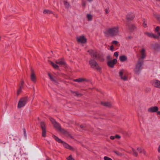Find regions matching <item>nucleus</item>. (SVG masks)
Wrapping results in <instances>:
<instances>
[{"label": "nucleus", "mask_w": 160, "mask_h": 160, "mask_svg": "<svg viewBox=\"0 0 160 160\" xmlns=\"http://www.w3.org/2000/svg\"><path fill=\"white\" fill-rule=\"evenodd\" d=\"M145 52V50L144 48L142 49L140 52L141 54V58L139 59L134 70L135 73L136 74L139 75L142 68V66L144 63L142 59L146 57Z\"/></svg>", "instance_id": "1"}, {"label": "nucleus", "mask_w": 160, "mask_h": 160, "mask_svg": "<svg viewBox=\"0 0 160 160\" xmlns=\"http://www.w3.org/2000/svg\"><path fill=\"white\" fill-rule=\"evenodd\" d=\"M118 32V27H114L107 29L104 32V33L107 35H109L111 37H114L116 36Z\"/></svg>", "instance_id": "2"}, {"label": "nucleus", "mask_w": 160, "mask_h": 160, "mask_svg": "<svg viewBox=\"0 0 160 160\" xmlns=\"http://www.w3.org/2000/svg\"><path fill=\"white\" fill-rule=\"evenodd\" d=\"M52 137L57 142L59 143H62L64 147L66 149L73 151H75L74 149L72 147L69 145L67 143L62 141L55 135H53Z\"/></svg>", "instance_id": "3"}, {"label": "nucleus", "mask_w": 160, "mask_h": 160, "mask_svg": "<svg viewBox=\"0 0 160 160\" xmlns=\"http://www.w3.org/2000/svg\"><path fill=\"white\" fill-rule=\"evenodd\" d=\"M88 52L89 53L91 57L94 59L101 61L104 60L102 55L98 53L97 51L91 49L88 50Z\"/></svg>", "instance_id": "4"}, {"label": "nucleus", "mask_w": 160, "mask_h": 160, "mask_svg": "<svg viewBox=\"0 0 160 160\" xmlns=\"http://www.w3.org/2000/svg\"><path fill=\"white\" fill-rule=\"evenodd\" d=\"M89 64L91 68L96 69L98 71H100L101 68L99 66L98 64L94 60L91 59L89 61Z\"/></svg>", "instance_id": "5"}, {"label": "nucleus", "mask_w": 160, "mask_h": 160, "mask_svg": "<svg viewBox=\"0 0 160 160\" xmlns=\"http://www.w3.org/2000/svg\"><path fill=\"white\" fill-rule=\"evenodd\" d=\"M28 101L27 97H23L21 98L18 103V107L21 108L24 106Z\"/></svg>", "instance_id": "6"}, {"label": "nucleus", "mask_w": 160, "mask_h": 160, "mask_svg": "<svg viewBox=\"0 0 160 160\" xmlns=\"http://www.w3.org/2000/svg\"><path fill=\"white\" fill-rule=\"evenodd\" d=\"M40 126L42 129V136L43 137H46V127L45 122L42 121L40 122Z\"/></svg>", "instance_id": "7"}, {"label": "nucleus", "mask_w": 160, "mask_h": 160, "mask_svg": "<svg viewBox=\"0 0 160 160\" xmlns=\"http://www.w3.org/2000/svg\"><path fill=\"white\" fill-rule=\"evenodd\" d=\"M145 34L148 37L151 38H154L157 39H159L160 38V32H158V35H155L152 33H150L147 32H145Z\"/></svg>", "instance_id": "8"}, {"label": "nucleus", "mask_w": 160, "mask_h": 160, "mask_svg": "<svg viewBox=\"0 0 160 160\" xmlns=\"http://www.w3.org/2000/svg\"><path fill=\"white\" fill-rule=\"evenodd\" d=\"M135 15L132 12L128 13L126 16V18L128 22L132 20L135 18Z\"/></svg>", "instance_id": "9"}, {"label": "nucleus", "mask_w": 160, "mask_h": 160, "mask_svg": "<svg viewBox=\"0 0 160 160\" xmlns=\"http://www.w3.org/2000/svg\"><path fill=\"white\" fill-rule=\"evenodd\" d=\"M117 62L116 59H114L113 60H110L107 62V65L110 67L113 68L115 64Z\"/></svg>", "instance_id": "10"}, {"label": "nucleus", "mask_w": 160, "mask_h": 160, "mask_svg": "<svg viewBox=\"0 0 160 160\" xmlns=\"http://www.w3.org/2000/svg\"><path fill=\"white\" fill-rule=\"evenodd\" d=\"M60 132L67 137H70L71 138H73V137L71 135L68 131L63 128Z\"/></svg>", "instance_id": "11"}, {"label": "nucleus", "mask_w": 160, "mask_h": 160, "mask_svg": "<svg viewBox=\"0 0 160 160\" xmlns=\"http://www.w3.org/2000/svg\"><path fill=\"white\" fill-rule=\"evenodd\" d=\"M158 108L157 106H153L150 107L148 109V112H156L158 111Z\"/></svg>", "instance_id": "12"}, {"label": "nucleus", "mask_w": 160, "mask_h": 160, "mask_svg": "<svg viewBox=\"0 0 160 160\" xmlns=\"http://www.w3.org/2000/svg\"><path fill=\"white\" fill-rule=\"evenodd\" d=\"M78 41L79 42L84 43L87 42V40L84 36H81L78 38Z\"/></svg>", "instance_id": "13"}, {"label": "nucleus", "mask_w": 160, "mask_h": 160, "mask_svg": "<svg viewBox=\"0 0 160 160\" xmlns=\"http://www.w3.org/2000/svg\"><path fill=\"white\" fill-rule=\"evenodd\" d=\"M127 26L128 27L129 29L132 31L134 30L136 28V27L135 25L133 24L127 23Z\"/></svg>", "instance_id": "14"}, {"label": "nucleus", "mask_w": 160, "mask_h": 160, "mask_svg": "<svg viewBox=\"0 0 160 160\" xmlns=\"http://www.w3.org/2000/svg\"><path fill=\"white\" fill-rule=\"evenodd\" d=\"M53 125L54 127L56 129H57L60 132H61L62 130V129H63L61 128L60 124L57 122H55V123L53 124Z\"/></svg>", "instance_id": "15"}, {"label": "nucleus", "mask_w": 160, "mask_h": 160, "mask_svg": "<svg viewBox=\"0 0 160 160\" xmlns=\"http://www.w3.org/2000/svg\"><path fill=\"white\" fill-rule=\"evenodd\" d=\"M71 92L72 94H74V96H77L78 97H80L82 95V94L81 93H78L77 91H71Z\"/></svg>", "instance_id": "16"}, {"label": "nucleus", "mask_w": 160, "mask_h": 160, "mask_svg": "<svg viewBox=\"0 0 160 160\" xmlns=\"http://www.w3.org/2000/svg\"><path fill=\"white\" fill-rule=\"evenodd\" d=\"M101 104L104 106L110 107L112 106V104L110 102H101Z\"/></svg>", "instance_id": "17"}, {"label": "nucleus", "mask_w": 160, "mask_h": 160, "mask_svg": "<svg viewBox=\"0 0 160 160\" xmlns=\"http://www.w3.org/2000/svg\"><path fill=\"white\" fill-rule=\"evenodd\" d=\"M31 80H35L36 79V76L34 73L33 70L31 68Z\"/></svg>", "instance_id": "18"}, {"label": "nucleus", "mask_w": 160, "mask_h": 160, "mask_svg": "<svg viewBox=\"0 0 160 160\" xmlns=\"http://www.w3.org/2000/svg\"><path fill=\"white\" fill-rule=\"evenodd\" d=\"M119 59L121 62H124L127 60V58L125 55H121L119 57Z\"/></svg>", "instance_id": "19"}, {"label": "nucleus", "mask_w": 160, "mask_h": 160, "mask_svg": "<svg viewBox=\"0 0 160 160\" xmlns=\"http://www.w3.org/2000/svg\"><path fill=\"white\" fill-rule=\"evenodd\" d=\"M50 64L54 68L56 69H59V66L57 64H56L54 63L51 61H50Z\"/></svg>", "instance_id": "20"}, {"label": "nucleus", "mask_w": 160, "mask_h": 160, "mask_svg": "<svg viewBox=\"0 0 160 160\" xmlns=\"http://www.w3.org/2000/svg\"><path fill=\"white\" fill-rule=\"evenodd\" d=\"M119 74L120 76L121 77V79H123V80H127V78L126 76L122 77L123 75V72L122 70L121 71L119 72Z\"/></svg>", "instance_id": "21"}, {"label": "nucleus", "mask_w": 160, "mask_h": 160, "mask_svg": "<svg viewBox=\"0 0 160 160\" xmlns=\"http://www.w3.org/2000/svg\"><path fill=\"white\" fill-rule=\"evenodd\" d=\"M56 62L57 64L61 65H66V63L63 60L57 61Z\"/></svg>", "instance_id": "22"}, {"label": "nucleus", "mask_w": 160, "mask_h": 160, "mask_svg": "<svg viewBox=\"0 0 160 160\" xmlns=\"http://www.w3.org/2000/svg\"><path fill=\"white\" fill-rule=\"evenodd\" d=\"M154 85L155 87L160 88V81H156Z\"/></svg>", "instance_id": "23"}, {"label": "nucleus", "mask_w": 160, "mask_h": 160, "mask_svg": "<svg viewBox=\"0 0 160 160\" xmlns=\"http://www.w3.org/2000/svg\"><path fill=\"white\" fill-rule=\"evenodd\" d=\"M64 4L65 5V8H68L70 6V4H69V3L68 2H67V1H64Z\"/></svg>", "instance_id": "24"}, {"label": "nucleus", "mask_w": 160, "mask_h": 160, "mask_svg": "<svg viewBox=\"0 0 160 160\" xmlns=\"http://www.w3.org/2000/svg\"><path fill=\"white\" fill-rule=\"evenodd\" d=\"M43 13L44 14H52V12L50 10H45L43 11Z\"/></svg>", "instance_id": "25"}, {"label": "nucleus", "mask_w": 160, "mask_h": 160, "mask_svg": "<svg viewBox=\"0 0 160 160\" xmlns=\"http://www.w3.org/2000/svg\"><path fill=\"white\" fill-rule=\"evenodd\" d=\"M22 87L21 86H20L19 88L18 89L17 92V95H18L20 94V93L22 91Z\"/></svg>", "instance_id": "26"}, {"label": "nucleus", "mask_w": 160, "mask_h": 160, "mask_svg": "<svg viewBox=\"0 0 160 160\" xmlns=\"http://www.w3.org/2000/svg\"><path fill=\"white\" fill-rule=\"evenodd\" d=\"M132 150L133 152V155L136 157H137L138 155V153L136 152L135 150L132 148Z\"/></svg>", "instance_id": "27"}, {"label": "nucleus", "mask_w": 160, "mask_h": 160, "mask_svg": "<svg viewBox=\"0 0 160 160\" xmlns=\"http://www.w3.org/2000/svg\"><path fill=\"white\" fill-rule=\"evenodd\" d=\"M87 18L89 21H91L92 19V16L91 14H88Z\"/></svg>", "instance_id": "28"}, {"label": "nucleus", "mask_w": 160, "mask_h": 160, "mask_svg": "<svg viewBox=\"0 0 160 160\" xmlns=\"http://www.w3.org/2000/svg\"><path fill=\"white\" fill-rule=\"evenodd\" d=\"M50 120L53 125L57 122L56 121L52 118H50Z\"/></svg>", "instance_id": "29"}, {"label": "nucleus", "mask_w": 160, "mask_h": 160, "mask_svg": "<svg viewBox=\"0 0 160 160\" xmlns=\"http://www.w3.org/2000/svg\"><path fill=\"white\" fill-rule=\"evenodd\" d=\"M142 21L143 22V25L144 27L145 28L147 27V24L145 22L146 20H145V19L143 18V19L142 20Z\"/></svg>", "instance_id": "30"}, {"label": "nucleus", "mask_w": 160, "mask_h": 160, "mask_svg": "<svg viewBox=\"0 0 160 160\" xmlns=\"http://www.w3.org/2000/svg\"><path fill=\"white\" fill-rule=\"evenodd\" d=\"M68 160H75L73 158H72V156L70 155L67 158Z\"/></svg>", "instance_id": "31"}, {"label": "nucleus", "mask_w": 160, "mask_h": 160, "mask_svg": "<svg viewBox=\"0 0 160 160\" xmlns=\"http://www.w3.org/2000/svg\"><path fill=\"white\" fill-rule=\"evenodd\" d=\"M118 43H119V42H118L117 41H115V40L113 41L112 42V44H114L115 45H117Z\"/></svg>", "instance_id": "32"}, {"label": "nucleus", "mask_w": 160, "mask_h": 160, "mask_svg": "<svg viewBox=\"0 0 160 160\" xmlns=\"http://www.w3.org/2000/svg\"><path fill=\"white\" fill-rule=\"evenodd\" d=\"M104 159V160H112V158L107 156H105Z\"/></svg>", "instance_id": "33"}, {"label": "nucleus", "mask_w": 160, "mask_h": 160, "mask_svg": "<svg viewBox=\"0 0 160 160\" xmlns=\"http://www.w3.org/2000/svg\"><path fill=\"white\" fill-rule=\"evenodd\" d=\"M48 76H49V77L50 78V79L51 80H54V79L52 77V75L50 74V73H48Z\"/></svg>", "instance_id": "34"}, {"label": "nucleus", "mask_w": 160, "mask_h": 160, "mask_svg": "<svg viewBox=\"0 0 160 160\" xmlns=\"http://www.w3.org/2000/svg\"><path fill=\"white\" fill-rule=\"evenodd\" d=\"M160 30V28L159 26L155 28V31L156 32H158Z\"/></svg>", "instance_id": "35"}, {"label": "nucleus", "mask_w": 160, "mask_h": 160, "mask_svg": "<svg viewBox=\"0 0 160 160\" xmlns=\"http://www.w3.org/2000/svg\"><path fill=\"white\" fill-rule=\"evenodd\" d=\"M137 149L139 152L140 153H142V151L143 150V149L138 148Z\"/></svg>", "instance_id": "36"}, {"label": "nucleus", "mask_w": 160, "mask_h": 160, "mask_svg": "<svg viewBox=\"0 0 160 160\" xmlns=\"http://www.w3.org/2000/svg\"><path fill=\"white\" fill-rule=\"evenodd\" d=\"M113 152L118 156H120V155H121V153L118 152L114 150Z\"/></svg>", "instance_id": "37"}, {"label": "nucleus", "mask_w": 160, "mask_h": 160, "mask_svg": "<svg viewBox=\"0 0 160 160\" xmlns=\"http://www.w3.org/2000/svg\"><path fill=\"white\" fill-rule=\"evenodd\" d=\"M156 17L158 20L160 21V15H156Z\"/></svg>", "instance_id": "38"}, {"label": "nucleus", "mask_w": 160, "mask_h": 160, "mask_svg": "<svg viewBox=\"0 0 160 160\" xmlns=\"http://www.w3.org/2000/svg\"><path fill=\"white\" fill-rule=\"evenodd\" d=\"M115 138L118 139H120L121 138L120 136L119 135H116L115 136Z\"/></svg>", "instance_id": "39"}, {"label": "nucleus", "mask_w": 160, "mask_h": 160, "mask_svg": "<svg viewBox=\"0 0 160 160\" xmlns=\"http://www.w3.org/2000/svg\"><path fill=\"white\" fill-rule=\"evenodd\" d=\"M112 58L109 55H108L107 57V59L108 60H111V59Z\"/></svg>", "instance_id": "40"}, {"label": "nucleus", "mask_w": 160, "mask_h": 160, "mask_svg": "<svg viewBox=\"0 0 160 160\" xmlns=\"http://www.w3.org/2000/svg\"><path fill=\"white\" fill-rule=\"evenodd\" d=\"M114 55L117 57L118 56V52H115L114 53Z\"/></svg>", "instance_id": "41"}, {"label": "nucleus", "mask_w": 160, "mask_h": 160, "mask_svg": "<svg viewBox=\"0 0 160 160\" xmlns=\"http://www.w3.org/2000/svg\"><path fill=\"white\" fill-rule=\"evenodd\" d=\"M57 81H52V84H54L56 85H58L57 84L58 83V82H57Z\"/></svg>", "instance_id": "42"}, {"label": "nucleus", "mask_w": 160, "mask_h": 160, "mask_svg": "<svg viewBox=\"0 0 160 160\" xmlns=\"http://www.w3.org/2000/svg\"><path fill=\"white\" fill-rule=\"evenodd\" d=\"M73 80H86L85 78H80L78 79H73Z\"/></svg>", "instance_id": "43"}, {"label": "nucleus", "mask_w": 160, "mask_h": 160, "mask_svg": "<svg viewBox=\"0 0 160 160\" xmlns=\"http://www.w3.org/2000/svg\"><path fill=\"white\" fill-rule=\"evenodd\" d=\"M23 132H24V136L25 137H26V136H27L26 132V130H25V128L23 129Z\"/></svg>", "instance_id": "44"}, {"label": "nucleus", "mask_w": 160, "mask_h": 160, "mask_svg": "<svg viewBox=\"0 0 160 160\" xmlns=\"http://www.w3.org/2000/svg\"><path fill=\"white\" fill-rule=\"evenodd\" d=\"M109 8H107L105 9V12L106 14H108L109 13L108 12Z\"/></svg>", "instance_id": "45"}, {"label": "nucleus", "mask_w": 160, "mask_h": 160, "mask_svg": "<svg viewBox=\"0 0 160 160\" xmlns=\"http://www.w3.org/2000/svg\"><path fill=\"white\" fill-rule=\"evenodd\" d=\"M114 49V47L113 45H112L110 47V49L111 51H113Z\"/></svg>", "instance_id": "46"}, {"label": "nucleus", "mask_w": 160, "mask_h": 160, "mask_svg": "<svg viewBox=\"0 0 160 160\" xmlns=\"http://www.w3.org/2000/svg\"><path fill=\"white\" fill-rule=\"evenodd\" d=\"M24 83V82L23 81H22L21 82L20 86H22V87Z\"/></svg>", "instance_id": "47"}, {"label": "nucleus", "mask_w": 160, "mask_h": 160, "mask_svg": "<svg viewBox=\"0 0 160 160\" xmlns=\"http://www.w3.org/2000/svg\"><path fill=\"white\" fill-rule=\"evenodd\" d=\"M82 5L83 7H85L86 5V3L85 2L83 1L82 3Z\"/></svg>", "instance_id": "48"}, {"label": "nucleus", "mask_w": 160, "mask_h": 160, "mask_svg": "<svg viewBox=\"0 0 160 160\" xmlns=\"http://www.w3.org/2000/svg\"><path fill=\"white\" fill-rule=\"evenodd\" d=\"M110 138L111 139L113 140L115 138V136H111Z\"/></svg>", "instance_id": "49"}, {"label": "nucleus", "mask_w": 160, "mask_h": 160, "mask_svg": "<svg viewBox=\"0 0 160 160\" xmlns=\"http://www.w3.org/2000/svg\"><path fill=\"white\" fill-rule=\"evenodd\" d=\"M142 153H143L145 155L146 154V152L145 150L143 149L142 152Z\"/></svg>", "instance_id": "50"}, {"label": "nucleus", "mask_w": 160, "mask_h": 160, "mask_svg": "<svg viewBox=\"0 0 160 160\" xmlns=\"http://www.w3.org/2000/svg\"><path fill=\"white\" fill-rule=\"evenodd\" d=\"M132 38V37L131 36H129L126 38V39H130Z\"/></svg>", "instance_id": "51"}, {"label": "nucleus", "mask_w": 160, "mask_h": 160, "mask_svg": "<svg viewBox=\"0 0 160 160\" xmlns=\"http://www.w3.org/2000/svg\"><path fill=\"white\" fill-rule=\"evenodd\" d=\"M75 82H81L82 81H74Z\"/></svg>", "instance_id": "52"}, {"label": "nucleus", "mask_w": 160, "mask_h": 160, "mask_svg": "<svg viewBox=\"0 0 160 160\" xmlns=\"http://www.w3.org/2000/svg\"><path fill=\"white\" fill-rule=\"evenodd\" d=\"M80 127L82 129V128H83L84 126H83L82 125H80Z\"/></svg>", "instance_id": "53"}, {"label": "nucleus", "mask_w": 160, "mask_h": 160, "mask_svg": "<svg viewBox=\"0 0 160 160\" xmlns=\"http://www.w3.org/2000/svg\"><path fill=\"white\" fill-rule=\"evenodd\" d=\"M156 112L157 113V114L158 115H160V111H158H158H157V112Z\"/></svg>", "instance_id": "54"}, {"label": "nucleus", "mask_w": 160, "mask_h": 160, "mask_svg": "<svg viewBox=\"0 0 160 160\" xmlns=\"http://www.w3.org/2000/svg\"><path fill=\"white\" fill-rule=\"evenodd\" d=\"M158 151L159 152H160V145L159 146L158 149Z\"/></svg>", "instance_id": "55"}, {"label": "nucleus", "mask_w": 160, "mask_h": 160, "mask_svg": "<svg viewBox=\"0 0 160 160\" xmlns=\"http://www.w3.org/2000/svg\"><path fill=\"white\" fill-rule=\"evenodd\" d=\"M158 48L159 50H160V45L158 46Z\"/></svg>", "instance_id": "56"}, {"label": "nucleus", "mask_w": 160, "mask_h": 160, "mask_svg": "<svg viewBox=\"0 0 160 160\" xmlns=\"http://www.w3.org/2000/svg\"><path fill=\"white\" fill-rule=\"evenodd\" d=\"M89 2H92L93 1V0H87Z\"/></svg>", "instance_id": "57"}, {"label": "nucleus", "mask_w": 160, "mask_h": 160, "mask_svg": "<svg viewBox=\"0 0 160 160\" xmlns=\"http://www.w3.org/2000/svg\"><path fill=\"white\" fill-rule=\"evenodd\" d=\"M158 159L160 160V156H158Z\"/></svg>", "instance_id": "58"}, {"label": "nucleus", "mask_w": 160, "mask_h": 160, "mask_svg": "<svg viewBox=\"0 0 160 160\" xmlns=\"http://www.w3.org/2000/svg\"><path fill=\"white\" fill-rule=\"evenodd\" d=\"M148 91H150V88H148Z\"/></svg>", "instance_id": "59"}, {"label": "nucleus", "mask_w": 160, "mask_h": 160, "mask_svg": "<svg viewBox=\"0 0 160 160\" xmlns=\"http://www.w3.org/2000/svg\"><path fill=\"white\" fill-rule=\"evenodd\" d=\"M32 81L34 83H35V82L36 81L34 80V81Z\"/></svg>", "instance_id": "60"}]
</instances>
